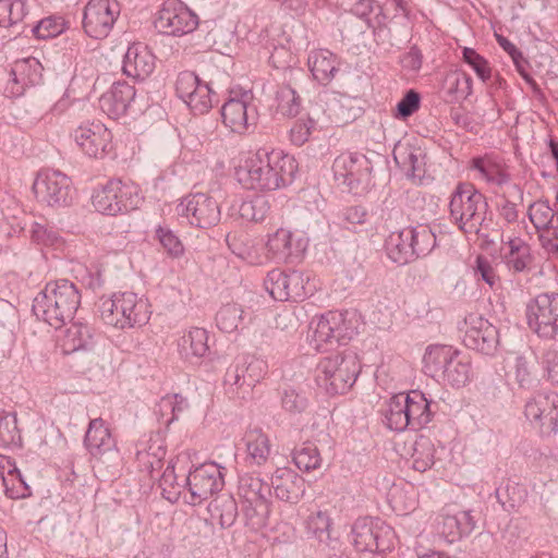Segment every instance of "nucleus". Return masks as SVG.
Returning a JSON list of instances; mask_svg holds the SVG:
<instances>
[{"label":"nucleus","mask_w":558,"mask_h":558,"mask_svg":"<svg viewBox=\"0 0 558 558\" xmlns=\"http://www.w3.org/2000/svg\"><path fill=\"white\" fill-rule=\"evenodd\" d=\"M123 73L135 80H145L155 70V56L142 44L131 45L123 58Z\"/></svg>","instance_id":"26"},{"label":"nucleus","mask_w":558,"mask_h":558,"mask_svg":"<svg viewBox=\"0 0 558 558\" xmlns=\"http://www.w3.org/2000/svg\"><path fill=\"white\" fill-rule=\"evenodd\" d=\"M159 487L161 495L168 501L174 504L179 500L182 492L186 488L185 478L182 483L178 482L175 465L170 461L159 477Z\"/></svg>","instance_id":"49"},{"label":"nucleus","mask_w":558,"mask_h":558,"mask_svg":"<svg viewBox=\"0 0 558 558\" xmlns=\"http://www.w3.org/2000/svg\"><path fill=\"white\" fill-rule=\"evenodd\" d=\"M141 197L137 187L119 179L108 181L92 196L94 208L108 216H116L136 209Z\"/></svg>","instance_id":"6"},{"label":"nucleus","mask_w":558,"mask_h":558,"mask_svg":"<svg viewBox=\"0 0 558 558\" xmlns=\"http://www.w3.org/2000/svg\"><path fill=\"white\" fill-rule=\"evenodd\" d=\"M456 349L450 345H429L423 356L424 372L433 378H441L449 362L456 355Z\"/></svg>","instance_id":"34"},{"label":"nucleus","mask_w":558,"mask_h":558,"mask_svg":"<svg viewBox=\"0 0 558 558\" xmlns=\"http://www.w3.org/2000/svg\"><path fill=\"white\" fill-rule=\"evenodd\" d=\"M271 487L279 500L289 504H298L305 494L304 478L287 468L276 470L271 477Z\"/></svg>","instance_id":"24"},{"label":"nucleus","mask_w":558,"mask_h":558,"mask_svg":"<svg viewBox=\"0 0 558 558\" xmlns=\"http://www.w3.org/2000/svg\"><path fill=\"white\" fill-rule=\"evenodd\" d=\"M396 162L409 178L422 180L425 174V154L421 148L401 147L395 150Z\"/></svg>","instance_id":"38"},{"label":"nucleus","mask_w":558,"mask_h":558,"mask_svg":"<svg viewBox=\"0 0 558 558\" xmlns=\"http://www.w3.org/2000/svg\"><path fill=\"white\" fill-rule=\"evenodd\" d=\"M344 314L337 311H330L322 315L316 322L312 323V341L317 350L325 349L327 344L333 341H340L348 336V328L344 324Z\"/></svg>","instance_id":"22"},{"label":"nucleus","mask_w":558,"mask_h":558,"mask_svg":"<svg viewBox=\"0 0 558 558\" xmlns=\"http://www.w3.org/2000/svg\"><path fill=\"white\" fill-rule=\"evenodd\" d=\"M65 23L62 17L49 16L40 20L33 28V35L38 39H48L63 33Z\"/></svg>","instance_id":"63"},{"label":"nucleus","mask_w":558,"mask_h":558,"mask_svg":"<svg viewBox=\"0 0 558 558\" xmlns=\"http://www.w3.org/2000/svg\"><path fill=\"white\" fill-rule=\"evenodd\" d=\"M435 448L428 437L420 436L413 446L412 460L416 471L424 472L434 464Z\"/></svg>","instance_id":"53"},{"label":"nucleus","mask_w":558,"mask_h":558,"mask_svg":"<svg viewBox=\"0 0 558 558\" xmlns=\"http://www.w3.org/2000/svg\"><path fill=\"white\" fill-rule=\"evenodd\" d=\"M32 240L44 246L59 247L62 245L60 232L53 226L41 222H33L31 228Z\"/></svg>","instance_id":"59"},{"label":"nucleus","mask_w":558,"mask_h":558,"mask_svg":"<svg viewBox=\"0 0 558 558\" xmlns=\"http://www.w3.org/2000/svg\"><path fill=\"white\" fill-rule=\"evenodd\" d=\"M524 415L543 436L556 434L558 432V393H536L526 401Z\"/></svg>","instance_id":"14"},{"label":"nucleus","mask_w":558,"mask_h":558,"mask_svg":"<svg viewBox=\"0 0 558 558\" xmlns=\"http://www.w3.org/2000/svg\"><path fill=\"white\" fill-rule=\"evenodd\" d=\"M208 333L204 328H192L184 333L179 341V350L186 360L192 357H203L208 347Z\"/></svg>","instance_id":"42"},{"label":"nucleus","mask_w":558,"mask_h":558,"mask_svg":"<svg viewBox=\"0 0 558 558\" xmlns=\"http://www.w3.org/2000/svg\"><path fill=\"white\" fill-rule=\"evenodd\" d=\"M372 169L371 160L360 153H342L332 163L336 181L355 194L368 187Z\"/></svg>","instance_id":"8"},{"label":"nucleus","mask_w":558,"mask_h":558,"mask_svg":"<svg viewBox=\"0 0 558 558\" xmlns=\"http://www.w3.org/2000/svg\"><path fill=\"white\" fill-rule=\"evenodd\" d=\"M121 305H123L120 322L123 328H134L145 325L150 317L149 305L146 300L138 298L133 292L121 293Z\"/></svg>","instance_id":"29"},{"label":"nucleus","mask_w":558,"mask_h":558,"mask_svg":"<svg viewBox=\"0 0 558 558\" xmlns=\"http://www.w3.org/2000/svg\"><path fill=\"white\" fill-rule=\"evenodd\" d=\"M527 215L530 221L537 230H549L555 211L549 206L548 201L539 199L529 206Z\"/></svg>","instance_id":"58"},{"label":"nucleus","mask_w":558,"mask_h":558,"mask_svg":"<svg viewBox=\"0 0 558 558\" xmlns=\"http://www.w3.org/2000/svg\"><path fill=\"white\" fill-rule=\"evenodd\" d=\"M207 510L211 521L217 522L221 529L231 527L239 515L236 500L230 494H221L213 499Z\"/></svg>","instance_id":"37"},{"label":"nucleus","mask_w":558,"mask_h":558,"mask_svg":"<svg viewBox=\"0 0 558 558\" xmlns=\"http://www.w3.org/2000/svg\"><path fill=\"white\" fill-rule=\"evenodd\" d=\"M307 245L308 240L303 234L283 228L270 234L266 244L274 259L291 264L302 259Z\"/></svg>","instance_id":"19"},{"label":"nucleus","mask_w":558,"mask_h":558,"mask_svg":"<svg viewBox=\"0 0 558 558\" xmlns=\"http://www.w3.org/2000/svg\"><path fill=\"white\" fill-rule=\"evenodd\" d=\"M94 344V330L86 323L75 322L66 329L63 338L65 353L87 350Z\"/></svg>","instance_id":"40"},{"label":"nucleus","mask_w":558,"mask_h":558,"mask_svg":"<svg viewBox=\"0 0 558 558\" xmlns=\"http://www.w3.org/2000/svg\"><path fill=\"white\" fill-rule=\"evenodd\" d=\"M472 376L471 362L468 356L462 355L458 350L456 355L449 362L446 373L441 377L452 387H463L470 381Z\"/></svg>","instance_id":"44"},{"label":"nucleus","mask_w":558,"mask_h":558,"mask_svg":"<svg viewBox=\"0 0 558 558\" xmlns=\"http://www.w3.org/2000/svg\"><path fill=\"white\" fill-rule=\"evenodd\" d=\"M351 534L359 551L385 553L393 546V530L378 518H359L353 523Z\"/></svg>","instance_id":"10"},{"label":"nucleus","mask_w":558,"mask_h":558,"mask_svg":"<svg viewBox=\"0 0 558 558\" xmlns=\"http://www.w3.org/2000/svg\"><path fill=\"white\" fill-rule=\"evenodd\" d=\"M22 436L15 413L0 410V447L21 446Z\"/></svg>","instance_id":"52"},{"label":"nucleus","mask_w":558,"mask_h":558,"mask_svg":"<svg viewBox=\"0 0 558 558\" xmlns=\"http://www.w3.org/2000/svg\"><path fill=\"white\" fill-rule=\"evenodd\" d=\"M243 308L235 303L221 306L216 314L217 327L225 332L235 331L243 320Z\"/></svg>","instance_id":"55"},{"label":"nucleus","mask_w":558,"mask_h":558,"mask_svg":"<svg viewBox=\"0 0 558 558\" xmlns=\"http://www.w3.org/2000/svg\"><path fill=\"white\" fill-rule=\"evenodd\" d=\"M495 495L502 509L510 512L526 501L527 489L525 485L508 480L496 488Z\"/></svg>","instance_id":"43"},{"label":"nucleus","mask_w":558,"mask_h":558,"mask_svg":"<svg viewBox=\"0 0 558 558\" xmlns=\"http://www.w3.org/2000/svg\"><path fill=\"white\" fill-rule=\"evenodd\" d=\"M264 286L269 295L280 302L302 301L313 291L308 275L300 270L272 269L267 274Z\"/></svg>","instance_id":"9"},{"label":"nucleus","mask_w":558,"mask_h":558,"mask_svg":"<svg viewBox=\"0 0 558 558\" xmlns=\"http://www.w3.org/2000/svg\"><path fill=\"white\" fill-rule=\"evenodd\" d=\"M26 14L24 0H0V27H10L21 22Z\"/></svg>","instance_id":"57"},{"label":"nucleus","mask_w":558,"mask_h":558,"mask_svg":"<svg viewBox=\"0 0 558 558\" xmlns=\"http://www.w3.org/2000/svg\"><path fill=\"white\" fill-rule=\"evenodd\" d=\"M534 363L525 356L519 355L514 362V378L522 389H532L537 385V377L534 372Z\"/></svg>","instance_id":"61"},{"label":"nucleus","mask_w":558,"mask_h":558,"mask_svg":"<svg viewBox=\"0 0 558 558\" xmlns=\"http://www.w3.org/2000/svg\"><path fill=\"white\" fill-rule=\"evenodd\" d=\"M187 408V401L180 395H168L157 403L155 413L160 423L169 426L179 418V415Z\"/></svg>","instance_id":"48"},{"label":"nucleus","mask_w":558,"mask_h":558,"mask_svg":"<svg viewBox=\"0 0 558 558\" xmlns=\"http://www.w3.org/2000/svg\"><path fill=\"white\" fill-rule=\"evenodd\" d=\"M197 25V15L180 0L165 1L155 21V27L160 33L171 36L192 33Z\"/></svg>","instance_id":"15"},{"label":"nucleus","mask_w":558,"mask_h":558,"mask_svg":"<svg viewBox=\"0 0 558 558\" xmlns=\"http://www.w3.org/2000/svg\"><path fill=\"white\" fill-rule=\"evenodd\" d=\"M293 462L298 469L304 472L320 469L323 459L317 447L312 442H305L293 452Z\"/></svg>","instance_id":"56"},{"label":"nucleus","mask_w":558,"mask_h":558,"mask_svg":"<svg viewBox=\"0 0 558 558\" xmlns=\"http://www.w3.org/2000/svg\"><path fill=\"white\" fill-rule=\"evenodd\" d=\"M246 447V462L251 465L265 464L270 456V440L260 429H250L243 438Z\"/></svg>","instance_id":"35"},{"label":"nucleus","mask_w":558,"mask_h":558,"mask_svg":"<svg viewBox=\"0 0 558 558\" xmlns=\"http://www.w3.org/2000/svg\"><path fill=\"white\" fill-rule=\"evenodd\" d=\"M525 314L529 327L539 338L558 340V293L537 294L527 303Z\"/></svg>","instance_id":"7"},{"label":"nucleus","mask_w":558,"mask_h":558,"mask_svg":"<svg viewBox=\"0 0 558 558\" xmlns=\"http://www.w3.org/2000/svg\"><path fill=\"white\" fill-rule=\"evenodd\" d=\"M450 217L465 233L477 234L488 209L486 197L472 185L459 184L450 198Z\"/></svg>","instance_id":"4"},{"label":"nucleus","mask_w":558,"mask_h":558,"mask_svg":"<svg viewBox=\"0 0 558 558\" xmlns=\"http://www.w3.org/2000/svg\"><path fill=\"white\" fill-rule=\"evenodd\" d=\"M409 238L413 246L415 259L426 257L436 246V235L427 225L408 227Z\"/></svg>","instance_id":"47"},{"label":"nucleus","mask_w":558,"mask_h":558,"mask_svg":"<svg viewBox=\"0 0 558 558\" xmlns=\"http://www.w3.org/2000/svg\"><path fill=\"white\" fill-rule=\"evenodd\" d=\"M216 99L215 82H202L198 87L187 97L184 102L194 114L207 113L214 106Z\"/></svg>","instance_id":"45"},{"label":"nucleus","mask_w":558,"mask_h":558,"mask_svg":"<svg viewBox=\"0 0 558 558\" xmlns=\"http://www.w3.org/2000/svg\"><path fill=\"white\" fill-rule=\"evenodd\" d=\"M270 499L243 502V513L246 525L251 526L253 530H259L266 526L270 513Z\"/></svg>","instance_id":"51"},{"label":"nucleus","mask_w":558,"mask_h":558,"mask_svg":"<svg viewBox=\"0 0 558 558\" xmlns=\"http://www.w3.org/2000/svg\"><path fill=\"white\" fill-rule=\"evenodd\" d=\"M136 90L128 82H116L111 88L99 98V107L108 117L118 119L125 114L134 100Z\"/></svg>","instance_id":"25"},{"label":"nucleus","mask_w":558,"mask_h":558,"mask_svg":"<svg viewBox=\"0 0 558 558\" xmlns=\"http://www.w3.org/2000/svg\"><path fill=\"white\" fill-rule=\"evenodd\" d=\"M441 92L447 102L466 99L472 94V78L464 72H451L445 76Z\"/></svg>","instance_id":"39"},{"label":"nucleus","mask_w":558,"mask_h":558,"mask_svg":"<svg viewBox=\"0 0 558 558\" xmlns=\"http://www.w3.org/2000/svg\"><path fill=\"white\" fill-rule=\"evenodd\" d=\"M385 424L393 432L410 429L411 421L404 413L403 393H398L389 399L384 411Z\"/></svg>","instance_id":"46"},{"label":"nucleus","mask_w":558,"mask_h":558,"mask_svg":"<svg viewBox=\"0 0 558 558\" xmlns=\"http://www.w3.org/2000/svg\"><path fill=\"white\" fill-rule=\"evenodd\" d=\"M463 343L466 348L485 355H494L499 345V331L486 318L470 314L464 319Z\"/></svg>","instance_id":"16"},{"label":"nucleus","mask_w":558,"mask_h":558,"mask_svg":"<svg viewBox=\"0 0 558 558\" xmlns=\"http://www.w3.org/2000/svg\"><path fill=\"white\" fill-rule=\"evenodd\" d=\"M238 488L243 502L268 500L271 497L270 485L252 473L240 476Z\"/></svg>","instance_id":"41"},{"label":"nucleus","mask_w":558,"mask_h":558,"mask_svg":"<svg viewBox=\"0 0 558 558\" xmlns=\"http://www.w3.org/2000/svg\"><path fill=\"white\" fill-rule=\"evenodd\" d=\"M307 64L313 77L322 85H328L339 71L336 54L327 49H317L308 54Z\"/></svg>","instance_id":"31"},{"label":"nucleus","mask_w":558,"mask_h":558,"mask_svg":"<svg viewBox=\"0 0 558 558\" xmlns=\"http://www.w3.org/2000/svg\"><path fill=\"white\" fill-rule=\"evenodd\" d=\"M0 485L4 494L11 499L24 498L31 495V488L17 468L9 473L5 482H0Z\"/></svg>","instance_id":"62"},{"label":"nucleus","mask_w":558,"mask_h":558,"mask_svg":"<svg viewBox=\"0 0 558 558\" xmlns=\"http://www.w3.org/2000/svg\"><path fill=\"white\" fill-rule=\"evenodd\" d=\"M166 452L165 440L158 433L150 434L147 439H143L136 445V460L151 477H154V472L162 468Z\"/></svg>","instance_id":"27"},{"label":"nucleus","mask_w":558,"mask_h":558,"mask_svg":"<svg viewBox=\"0 0 558 558\" xmlns=\"http://www.w3.org/2000/svg\"><path fill=\"white\" fill-rule=\"evenodd\" d=\"M477 518L472 510L459 511L456 514H445L441 531L450 541L470 535L476 527Z\"/></svg>","instance_id":"33"},{"label":"nucleus","mask_w":558,"mask_h":558,"mask_svg":"<svg viewBox=\"0 0 558 558\" xmlns=\"http://www.w3.org/2000/svg\"><path fill=\"white\" fill-rule=\"evenodd\" d=\"M403 405L404 413L411 421V430H418L430 423L433 418L430 401L422 391L411 390L409 393H403Z\"/></svg>","instance_id":"28"},{"label":"nucleus","mask_w":558,"mask_h":558,"mask_svg":"<svg viewBox=\"0 0 558 558\" xmlns=\"http://www.w3.org/2000/svg\"><path fill=\"white\" fill-rule=\"evenodd\" d=\"M277 110L287 117H295L301 111V98L290 85H281L276 92Z\"/></svg>","instance_id":"54"},{"label":"nucleus","mask_w":558,"mask_h":558,"mask_svg":"<svg viewBox=\"0 0 558 558\" xmlns=\"http://www.w3.org/2000/svg\"><path fill=\"white\" fill-rule=\"evenodd\" d=\"M469 169L475 172V179L483 180L489 185L501 186L510 181L506 163L495 154L473 157Z\"/></svg>","instance_id":"23"},{"label":"nucleus","mask_w":558,"mask_h":558,"mask_svg":"<svg viewBox=\"0 0 558 558\" xmlns=\"http://www.w3.org/2000/svg\"><path fill=\"white\" fill-rule=\"evenodd\" d=\"M252 95L247 92L240 97H230L221 107L222 123L230 131L245 133L256 123V110L251 105Z\"/></svg>","instance_id":"20"},{"label":"nucleus","mask_w":558,"mask_h":558,"mask_svg":"<svg viewBox=\"0 0 558 558\" xmlns=\"http://www.w3.org/2000/svg\"><path fill=\"white\" fill-rule=\"evenodd\" d=\"M298 170L293 156L280 149L259 148L236 170L239 182L248 190L276 191L293 181Z\"/></svg>","instance_id":"1"},{"label":"nucleus","mask_w":558,"mask_h":558,"mask_svg":"<svg viewBox=\"0 0 558 558\" xmlns=\"http://www.w3.org/2000/svg\"><path fill=\"white\" fill-rule=\"evenodd\" d=\"M121 305V293L113 294L109 299H105L101 301L99 305V313L101 319L105 324L113 326L119 329H124L122 326V322H120V315H122Z\"/></svg>","instance_id":"60"},{"label":"nucleus","mask_w":558,"mask_h":558,"mask_svg":"<svg viewBox=\"0 0 558 558\" xmlns=\"http://www.w3.org/2000/svg\"><path fill=\"white\" fill-rule=\"evenodd\" d=\"M33 192L38 202L51 207L69 206L75 194L71 179L58 170L40 171L33 183Z\"/></svg>","instance_id":"11"},{"label":"nucleus","mask_w":558,"mask_h":558,"mask_svg":"<svg viewBox=\"0 0 558 558\" xmlns=\"http://www.w3.org/2000/svg\"><path fill=\"white\" fill-rule=\"evenodd\" d=\"M270 210V203L264 195L244 199L239 207V215L246 221H263Z\"/></svg>","instance_id":"50"},{"label":"nucleus","mask_w":558,"mask_h":558,"mask_svg":"<svg viewBox=\"0 0 558 558\" xmlns=\"http://www.w3.org/2000/svg\"><path fill=\"white\" fill-rule=\"evenodd\" d=\"M267 372L265 361L255 356H241L231 364L225 374L223 385L231 399L245 400L251 398L256 384Z\"/></svg>","instance_id":"5"},{"label":"nucleus","mask_w":558,"mask_h":558,"mask_svg":"<svg viewBox=\"0 0 558 558\" xmlns=\"http://www.w3.org/2000/svg\"><path fill=\"white\" fill-rule=\"evenodd\" d=\"M120 12L118 0H88L83 14L84 32L94 39L108 37Z\"/></svg>","instance_id":"13"},{"label":"nucleus","mask_w":558,"mask_h":558,"mask_svg":"<svg viewBox=\"0 0 558 558\" xmlns=\"http://www.w3.org/2000/svg\"><path fill=\"white\" fill-rule=\"evenodd\" d=\"M43 65L34 57L16 60L8 73L3 94L8 98L24 95L27 87L38 85L43 80Z\"/></svg>","instance_id":"18"},{"label":"nucleus","mask_w":558,"mask_h":558,"mask_svg":"<svg viewBox=\"0 0 558 558\" xmlns=\"http://www.w3.org/2000/svg\"><path fill=\"white\" fill-rule=\"evenodd\" d=\"M410 233L407 228L391 232L386 240L388 257L396 264L407 265L415 259L414 250L411 244Z\"/></svg>","instance_id":"36"},{"label":"nucleus","mask_w":558,"mask_h":558,"mask_svg":"<svg viewBox=\"0 0 558 558\" xmlns=\"http://www.w3.org/2000/svg\"><path fill=\"white\" fill-rule=\"evenodd\" d=\"M81 292L76 284L68 279H58L46 283L33 301V313L38 319L54 329L72 322L81 304Z\"/></svg>","instance_id":"2"},{"label":"nucleus","mask_w":558,"mask_h":558,"mask_svg":"<svg viewBox=\"0 0 558 558\" xmlns=\"http://www.w3.org/2000/svg\"><path fill=\"white\" fill-rule=\"evenodd\" d=\"M379 11L374 19H367V28L372 31L374 40L377 45L389 43L391 31L387 24L388 16L384 12L383 7H378Z\"/></svg>","instance_id":"64"},{"label":"nucleus","mask_w":558,"mask_h":558,"mask_svg":"<svg viewBox=\"0 0 558 558\" xmlns=\"http://www.w3.org/2000/svg\"><path fill=\"white\" fill-rule=\"evenodd\" d=\"M179 215L185 217L192 226L206 229L220 221V207L216 199L204 193L185 197L178 206Z\"/></svg>","instance_id":"17"},{"label":"nucleus","mask_w":558,"mask_h":558,"mask_svg":"<svg viewBox=\"0 0 558 558\" xmlns=\"http://www.w3.org/2000/svg\"><path fill=\"white\" fill-rule=\"evenodd\" d=\"M84 444L93 456H100L116 447V441L108 426L100 417L89 422Z\"/></svg>","instance_id":"32"},{"label":"nucleus","mask_w":558,"mask_h":558,"mask_svg":"<svg viewBox=\"0 0 558 558\" xmlns=\"http://www.w3.org/2000/svg\"><path fill=\"white\" fill-rule=\"evenodd\" d=\"M111 133L101 122L80 125L74 131V141L89 157L102 158L111 143Z\"/></svg>","instance_id":"21"},{"label":"nucleus","mask_w":558,"mask_h":558,"mask_svg":"<svg viewBox=\"0 0 558 558\" xmlns=\"http://www.w3.org/2000/svg\"><path fill=\"white\" fill-rule=\"evenodd\" d=\"M502 243L508 246V251L501 255L507 268L513 274L529 271L533 263L530 245L519 236L502 240Z\"/></svg>","instance_id":"30"},{"label":"nucleus","mask_w":558,"mask_h":558,"mask_svg":"<svg viewBox=\"0 0 558 558\" xmlns=\"http://www.w3.org/2000/svg\"><path fill=\"white\" fill-rule=\"evenodd\" d=\"M223 466L215 462H205L185 475V485L190 492L189 502L199 505L225 486Z\"/></svg>","instance_id":"12"},{"label":"nucleus","mask_w":558,"mask_h":558,"mask_svg":"<svg viewBox=\"0 0 558 558\" xmlns=\"http://www.w3.org/2000/svg\"><path fill=\"white\" fill-rule=\"evenodd\" d=\"M361 372L357 354L344 350L324 357L317 366V384L329 395H342L355 383Z\"/></svg>","instance_id":"3"}]
</instances>
